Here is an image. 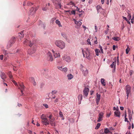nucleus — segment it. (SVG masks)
<instances>
[{"label": "nucleus", "mask_w": 134, "mask_h": 134, "mask_svg": "<svg viewBox=\"0 0 134 134\" xmlns=\"http://www.w3.org/2000/svg\"><path fill=\"white\" fill-rule=\"evenodd\" d=\"M111 115V113H110L109 114H108L107 115V116L108 117H109Z\"/></svg>", "instance_id": "0e129e2a"}, {"label": "nucleus", "mask_w": 134, "mask_h": 134, "mask_svg": "<svg viewBox=\"0 0 134 134\" xmlns=\"http://www.w3.org/2000/svg\"><path fill=\"white\" fill-rule=\"evenodd\" d=\"M100 123H97L96 126L95 127V129H98L100 127Z\"/></svg>", "instance_id": "f704fd0d"}, {"label": "nucleus", "mask_w": 134, "mask_h": 134, "mask_svg": "<svg viewBox=\"0 0 134 134\" xmlns=\"http://www.w3.org/2000/svg\"><path fill=\"white\" fill-rule=\"evenodd\" d=\"M129 51H130V48H129L128 47H127V48H126V53L127 54L129 53Z\"/></svg>", "instance_id": "e433bc0d"}, {"label": "nucleus", "mask_w": 134, "mask_h": 134, "mask_svg": "<svg viewBox=\"0 0 134 134\" xmlns=\"http://www.w3.org/2000/svg\"><path fill=\"white\" fill-rule=\"evenodd\" d=\"M126 134H131L130 131L127 132L126 133Z\"/></svg>", "instance_id": "774afa93"}, {"label": "nucleus", "mask_w": 134, "mask_h": 134, "mask_svg": "<svg viewBox=\"0 0 134 134\" xmlns=\"http://www.w3.org/2000/svg\"><path fill=\"white\" fill-rule=\"evenodd\" d=\"M43 105L46 108H48V105L47 104H43Z\"/></svg>", "instance_id": "09e8293b"}, {"label": "nucleus", "mask_w": 134, "mask_h": 134, "mask_svg": "<svg viewBox=\"0 0 134 134\" xmlns=\"http://www.w3.org/2000/svg\"><path fill=\"white\" fill-rule=\"evenodd\" d=\"M57 92V91L56 90H53L52 91L51 93L52 94H56Z\"/></svg>", "instance_id": "58836bf2"}, {"label": "nucleus", "mask_w": 134, "mask_h": 134, "mask_svg": "<svg viewBox=\"0 0 134 134\" xmlns=\"http://www.w3.org/2000/svg\"><path fill=\"white\" fill-rule=\"evenodd\" d=\"M43 115H42L41 116V118L42 119V124L44 125H47L49 124V120L46 118H44L42 116Z\"/></svg>", "instance_id": "f03ea898"}, {"label": "nucleus", "mask_w": 134, "mask_h": 134, "mask_svg": "<svg viewBox=\"0 0 134 134\" xmlns=\"http://www.w3.org/2000/svg\"><path fill=\"white\" fill-rule=\"evenodd\" d=\"M56 23L57 24L59 27H62V25L60 24V22L58 20H56L55 21Z\"/></svg>", "instance_id": "c756f323"}, {"label": "nucleus", "mask_w": 134, "mask_h": 134, "mask_svg": "<svg viewBox=\"0 0 134 134\" xmlns=\"http://www.w3.org/2000/svg\"><path fill=\"white\" fill-rule=\"evenodd\" d=\"M36 51V49L35 48H33L31 49H29L28 52L29 54H31L35 53Z\"/></svg>", "instance_id": "dca6fc26"}, {"label": "nucleus", "mask_w": 134, "mask_h": 134, "mask_svg": "<svg viewBox=\"0 0 134 134\" xmlns=\"http://www.w3.org/2000/svg\"><path fill=\"white\" fill-rule=\"evenodd\" d=\"M104 0H101V2L102 4H103L104 3Z\"/></svg>", "instance_id": "69168bd1"}, {"label": "nucleus", "mask_w": 134, "mask_h": 134, "mask_svg": "<svg viewBox=\"0 0 134 134\" xmlns=\"http://www.w3.org/2000/svg\"><path fill=\"white\" fill-rule=\"evenodd\" d=\"M82 94H79L78 97V100H79L81 101L82 99Z\"/></svg>", "instance_id": "7c9ffc66"}, {"label": "nucleus", "mask_w": 134, "mask_h": 134, "mask_svg": "<svg viewBox=\"0 0 134 134\" xmlns=\"http://www.w3.org/2000/svg\"><path fill=\"white\" fill-rule=\"evenodd\" d=\"M116 46L115 45H113V50H115V49Z\"/></svg>", "instance_id": "bf43d9fd"}, {"label": "nucleus", "mask_w": 134, "mask_h": 134, "mask_svg": "<svg viewBox=\"0 0 134 134\" xmlns=\"http://www.w3.org/2000/svg\"><path fill=\"white\" fill-rule=\"evenodd\" d=\"M77 10L79 12L81 13L83 12V11L82 10H80L79 8L77 7Z\"/></svg>", "instance_id": "49530a36"}, {"label": "nucleus", "mask_w": 134, "mask_h": 134, "mask_svg": "<svg viewBox=\"0 0 134 134\" xmlns=\"http://www.w3.org/2000/svg\"><path fill=\"white\" fill-rule=\"evenodd\" d=\"M101 82L102 84V85L103 86H105L106 85V83L104 82L105 80L104 79H101Z\"/></svg>", "instance_id": "b1692460"}, {"label": "nucleus", "mask_w": 134, "mask_h": 134, "mask_svg": "<svg viewBox=\"0 0 134 134\" xmlns=\"http://www.w3.org/2000/svg\"><path fill=\"white\" fill-rule=\"evenodd\" d=\"M32 83H33L34 86H35L36 85V83L35 81L32 82Z\"/></svg>", "instance_id": "5fc2aeb1"}, {"label": "nucleus", "mask_w": 134, "mask_h": 134, "mask_svg": "<svg viewBox=\"0 0 134 134\" xmlns=\"http://www.w3.org/2000/svg\"><path fill=\"white\" fill-rule=\"evenodd\" d=\"M104 114L103 112L100 113L98 115V118L97 121L98 122H99L101 121L102 120V119L103 117Z\"/></svg>", "instance_id": "9b49d317"}, {"label": "nucleus", "mask_w": 134, "mask_h": 134, "mask_svg": "<svg viewBox=\"0 0 134 134\" xmlns=\"http://www.w3.org/2000/svg\"><path fill=\"white\" fill-rule=\"evenodd\" d=\"M112 39L116 41H118L119 40V37H112Z\"/></svg>", "instance_id": "2f4dec72"}, {"label": "nucleus", "mask_w": 134, "mask_h": 134, "mask_svg": "<svg viewBox=\"0 0 134 134\" xmlns=\"http://www.w3.org/2000/svg\"><path fill=\"white\" fill-rule=\"evenodd\" d=\"M100 94H98V93H97L96 98V101L97 104L99 103V102L100 101Z\"/></svg>", "instance_id": "2eb2a0df"}, {"label": "nucleus", "mask_w": 134, "mask_h": 134, "mask_svg": "<svg viewBox=\"0 0 134 134\" xmlns=\"http://www.w3.org/2000/svg\"><path fill=\"white\" fill-rule=\"evenodd\" d=\"M81 70L84 76H86L87 75L88 73V71L86 68L84 67H82Z\"/></svg>", "instance_id": "1a4fd4ad"}, {"label": "nucleus", "mask_w": 134, "mask_h": 134, "mask_svg": "<svg viewBox=\"0 0 134 134\" xmlns=\"http://www.w3.org/2000/svg\"><path fill=\"white\" fill-rule=\"evenodd\" d=\"M49 122L50 124L52 126H55V124L54 121V119L52 115H50L48 117Z\"/></svg>", "instance_id": "39448f33"}, {"label": "nucleus", "mask_w": 134, "mask_h": 134, "mask_svg": "<svg viewBox=\"0 0 134 134\" xmlns=\"http://www.w3.org/2000/svg\"><path fill=\"white\" fill-rule=\"evenodd\" d=\"M74 20L75 21V23L77 24L78 26H80L82 25V23L80 21H77L75 19H74Z\"/></svg>", "instance_id": "6ab92c4d"}, {"label": "nucleus", "mask_w": 134, "mask_h": 134, "mask_svg": "<svg viewBox=\"0 0 134 134\" xmlns=\"http://www.w3.org/2000/svg\"><path fill=\"white\" fill-rule=\"evenodd\" d=\"M87 44L91 45V42L90 41V40L88 38L87 40Z\"/></svg>", "instance_id": "a19ab883"}, {"label": "nucleus", "mask_w": 134, "mask_h": 134, "mask_svg": "<svg viewBox=\"0 0 134 134\" xmlns=\"http://www.w3.org/2000/svg\"><path fill=\"white\" fill-rule=\"evenodd\" d=\"M109 29L108 28H107L106 29V30L105 31V34H107L108 33V31H109Z\"/></svg>", "instance_id": "864d4df0"}, {"label": "nucleus", "mask_w": 134, "mask_h": 134, "mask_svg": "<svg viewBox=\"0 0 134 134\" xmlns=\"http://www.w3.org/2000/svg\"><path fill=\"white\" fill-rule=\"evenodd\" d=\"M114 114L116 116L119 117L120 116V112L117 110L114 112Z\"/></svg>", "instance_id": "a211bd4d"}, {"label": "nucleus", "mask_w": 134, "mask_h": 134, "mask_svg": "<svg viewBox=\"0 0 134 134\" xmlns=\"http://www.w3.org/2000/svg\"><path fill=\"white\" fill-rule=\"evenodd\" d=\"M3 55L2 54L0 55V59L2 60L3 59Z\"/></svg>", "instance_id": "3c124183"}, {"label": "nucleus", "mask_w": 134, "mask_h": 134, "mask_svg": "<svg viewBox=\"0 0 134 134\" xmlns=\"http://www.w3.org/2000/svg\"><path fill=\"white\" fill-rule=\"evenodd\" d=\"M127 18L129 19V20L131 19V14L129 13H128V15H127Z\"/></svg>", "instance_id": "c9c22d12"}, {"label": "nucleus", "mask_w": 134, "mask_h": 134, "mask_svg": "<svg viewBox=\"0 0 134 134\" xmlns=\"http://www.w3.org/2000/svg\"><path fill=\"white\" fill-rule=\"evenodd\" d=\"M96 8L98 12H99L100 9H103L99 5H98L97 6Z\"/></svg>", "instance_id": "393cba45"}, {"label": "nucleus", "mask_w": 134, "mask_h": 134, "mask_svg": "<svg viewBox=\"0 0 134 134\" xmlns=\"http://www.w3.org/2000/svg\"><path fill=\"white\" fill-rule=\"evenodd\" d=\"M29 80L32 82L35 81L34 78L32 77H31L30 78Z\"/></svg>", "instance_id": "4c0bfd02"}, {"label": "nucleus", "mask_w": 134, "mask_h": 134, "mask_svg": "<svg viewBox=\"0 0 134 134\" xmlns=\"http://www.w3.org/2000/svg\"><path fill=\"white\" fill-rule=\"evenodd\" d=\"M90 92L91 95H92L93 94L94 91H90Z\"/></svg>", "instance_id": "13d9d810"}, {"label": "nucleus", "mask_w": 134, "mask_h": 134, "mask_svg": "<svg viewBox=\"0 0 134 134\" xmlns=\"http://www.w3.org/2000/svg\"><path fill=\"white\" fill-rule=\"evenodd\" d=\"M125 122L127 121L128 122H129V121H128V120H127V118H125Z\"/></svg>", "instance_id": "680f3d73"}, {"label": "nucleus", "mask_w": 134, "mask_h": 134, "mask_svg": "<svg viewBox=\"0 0 134 134\" xmlns=\"http://www.w3.org/2000/svg\"><path fill=\"white\" fill-rule=\"evenodd\" d=\"M132 118V116H129V119L131 121V119Z\"/></svg>", "instance_id": "338daca9"}, {"label": "nucleus", "mask_w": 134, "mask_h": 134, "mask_svg": "<svg viewBox=\"0 0 134 134\" xmlns=\"http://www.w3.org/2000/svg\"><path fill=\"white\" fill-rule=\"evenodd\" d=\"M19 87L18 88L21 90V92L22 95H23L24 94L23 92L24 91L25 87L22 83H19Z\"/></svg>", "instance_id": "6e6552de"}, {"label": "nucleus", "mask_w": 134, "mask_h": 134, "mask_svg": "<svg viewBox=\"0 0 134 134\" xmlns=\"http://www.w3.org/2000/svg\"><path fill=\"white\" fill-rule=\"evenodd\" d=\"M47 5H46V6L42 8V10L43 11H46L47 10V9H48L47 7Z\"/></svg>", "instance_id": "79ce46f5"}, {"label": "nucleus", "mask_w": 134, "mask_h": 134, "mask_svg": "<svg viewBox=\"0 0 134 134\" xmlns=\"http://www.w3.org/2000/svg\"><path fill=\"white\" fill-rule=\"evenodd\" d=\"M24 43L27 45H29V46L31 47L34 44L31 42V41L26 40L24 42Z\"/></svg>", "instance_id": "9d476101"}, {"label": "nucleus", "mask_w": 134, "mask_h": 134, "mask_svg": "<svg viewBox=\"0 0 134 134\" xmlns=\"http://www.w3.org/2000/svg\"><path fill=\"white\" fill-rule=\"evenodd\" d=\"M131 88L130 85H127L126 86L125 89L127 96V99L128 98L129 94L131 93Z\"/></svg>", "instance_id": "0eeeda50"}, {"label": "nucleus", "mask_w": 134, "mask_h": 134, "mask_svg": "<svg viewBox=\"0 0 134 134\" xmlns=\"http://www.w3.org/2000/svg\"><path fill=\"white\" fill-rule=\"evenodd\" d=\"M39 25H41V27H42L44 29L45 27V25L44 24H42L41 21H40L39 23L38 24Z\"/></svg>", "instance_id": "5701e85b"}, {"label": "nucleus", "mask_w": 134, "mask_h": 134, "mask_svg": "<svg viewBox=\"0 0 134 134\" xmlns=\"http://www.w3.org/2000/svg\"><path fill=\"white\" fill-rule=\"evenodd\" d=\"M129 116H132L131 113V110H129Z\"/></svg>", "instance_id": "de8ad7c7"}, {"label": "nucleus", "mask_w": 134, "mask_h": 134, "mask_svg": "<svg viewBox=\"0 0 134 134\" xmlns=\"http://www.w3.org/2000/svg\"><path fill=\"white\" fill-rule=\"evenodd\" d=\"M68 69L66 68H64L63 69L62 71L63 72H66L68 71Z\"/></svg>", "instance_id": "72a5a7b5"}, {"label": "nucleus", "mask_w": 134, "mask_h": 134, "mask_svg": "<svg viewBox=\"0 0 134 134\" xmlns=\"http://www.w3.org/2000/svg\"><path fill=\"white\" fill-rule=\"evenodd\" d=\"M55 58H57L58 57H60V54L59 53H57L55 52L53 54Z\"/></svg>", "instance_id": "a878e982"}, {"label": "nucleus", "mask_w": 134, "mask_h": 134, "mask_svg": "<svg viewBox=\"0 0 134 134\" xmlns=\"http://www.w3.org/2000/svg\"><path fill=\"white\" fill-rule=\"evenodd\" d=\"M69 12L70 14H75V10H73L71 12L70 10L66 11L65 12Z\"/></svg>", "instance_id": "412c9836"}, {"label": "nucleus", "mask_w": 134, "mask_h": 134, "mask_svg": "<svg viewBox=\"0 0 134 134\" xmlns=\"http://www.w3.org/2000/svg\"><path fill=\"white\" fill-rule=\"evenodd\" d=\"M89 90L88 88L85 87L83 90V97L85 98H86L87 96Z\"/></svg>", "instance_id": "423d86ee"}, {"label": "nucleus", "mask_w": 134, "mask_h": 134, "mask_svg": "<svg viewBox=\"0 0 134 134\" xmlns=\"http://www.w3.org/2000/svg\"><path fill=\"white\" fill-rule=\"evenodd\" d=\"M123 19L127 21H128V20L127 19V18L126 17L123 16Z\"/></svg>", "instance_id": "052dcab7"}, {"label": "nucleus", "mask_w": 134, "mask_h": 134, "mask_svg": "<svg viewBox=\"0 0 134 134\" xmlns=\"http://www.w3.org/2000/svg\"><path fill=\"white\" fill-rule=\"evenodd\" d=\"M110 132V131L107 128H106L105 129V130H104V133H105L107 134V133H108Z\"/></svg>", "instance_id": "c85d7f7f"}, {"label": "nucleus", "mask_w": 134, "mask_h": 134, "mask_svg": "<svg viewBox=\"0 0 134 134\" xmlns=\"http://www.w3.org/2000/svg\"><path fill=\"white\" fill-rule=\"evenodd\" d=\"M99 48H100L101 52L102 53H103V49L102 48V47L100 45H99Z\"/></svg>", "instance_id": "ea45409f"}, {"label": "nucleus", "mask_w": 134, "mask_h": 134, "mask_svg": "<svg viewBox=\"0 0 134 134\" xmlns=\"http://www.w3.org/2000/svg\"><path fill=\"white\" fill-rule=\"evenodd\" d=\"M7 74L9 76L10 75H12L11 72L10 71H9L8 73Z\"/></svg>", "instance_id": "6e6d98bb"}, {"label": "nucleus", "mask_w": 134, "mask_h": 134, "mask_svg": "<svg viewBox=\"0 0 134 134\" xmlns=\"http://www.w3.org/2000/svg\"><path fill=\"white\" fill-rule=\"evenodd\" d=\"M9 77L11 81L13 80V77L12 75L9 76Z\"/></svg>", "instance_id": "8fccbe9b"}, {"label": "nucleus", "mask_w": 134, "mask_h": 134, "mask_svg": "<svg viewBox=\"0 0 134 134\" xmlns=\"http://www.w3.org/2000/svg\"><path fill=\"white\" fill-rule=\"evenodd\" d=\"M59 114V116L60 117V118H62V119L63 120H64V116L63 115L62 112L61 111H60Z\"/></svg>", "instance_id": "cd10ccee"}, {"label": "nucleus", "mask_w": 134, "mask_h": 134, "mask_svg": "<svg viewBox=\"0 0 134 134\" xmlns=\"http://www.w3.org/2000/svg\"><path fill=\"white\" fill-rule=\"evenodd\" d=\"M67 77L68 80H70L73 78V76L71 74H69L68 75Z\"/></svg>", "instance_id": "4be33fe9"}, {"label": "nucleus", "mask_w": 134, "mask_h": 134, "mask_svg": "<svg viewBox=\"0 0 134 134\" xmlns=\"http://www.w3.org/2000/svg\"><path fill=\"white\" fill-rule=\"evenodd\" d=\"M12 81L14 83V85L16 86H18V85H17L16 82L15 80H13Z\"/></svg>", "instance_id": "c03bdc74"}, {"label": "nucleus", "mask_w": 134, "mask_h": 134, "mask_svg": "<svg viewBox=\"0 0 134 134\" xmlns=\"http://www.w3.org/2000/svg\"><path fill=\"white\" fill-rule=\"evenodd\" d=\"M58 101V98H57L54 101V102L56 103Z\"/></svg>", "instance_id": "4d7b16f0"}, {"label": "nucleus", "mask_w": 134, "mask_h": 134, "mask_svg": "<svg viewBox=\"0 0 134 134\" xmlns=\"http://www.w3.org/2000/svg\"><path fill=\"white\" fill-rule=\"evenodd\" d=\"M62 36L65 39L66 38V34L65 32H62L61 33Z\"/></svg>", "instance_id": "bb28decb"}, {"label": "nucleus", "mask_w": 134, "mask_h": 134, "mask_svg": "<svg viewBox=\"0 0 134 134\" xmlns=\"http://www.w3.org/2000/svg\"><path fill=\"white\" fill-rule=\"evenodd\" d=\"M120 109L121 110H123L124 109V107H120Z\"/></svg>", "instance_id": "e2e57ef3"}, {"label": "nucleus", "mask_w": 134, "mask_h": 134, "mask_svg": "<svg viewBox=\"0 0 134 134\" xmlns=\"http://www.w3.org/2000/svg\"><path fill=\"white\" fill-rule=\"evenodd\" d=\"M52 1L55 7L56 8H61V5L60 3L59 2L58 0H52Z\"/></svg>", "instance_id": "7ed1b4c3"}, {"label": "nucleus", "mask_w": 134, "mask_h": 134, "mask_svg": "<svg viewBox=\"0 0 134 134\" xmlns=\"http://www.w3.org/2000/svg\"><path fill=\"white\" fill-rule=\"evenodd\" d=\"M115 62H116L115 61V62H113L112 64L110 65V67L111 68H113L114 66V68H115Z\"/></svg>", "instance_id": "473e14b6"}, {"label": "nucleus", "mask_w": 134, "mask_h": 134, "mask_svg": "<svg viewBox=\"0 0 134 134\" xmlns=\"http://www.w3.org/2000/svg\"><path fill=\"white\" fill-rule=\"evenodd\" d=\"M1 77L2 79L3 80V81H5V79L6 78V76L4 72H1L0 74Z\"/></svg>", "instance_id": "f3484780"}, {"label": "nucleus", "mask_w": 134, "mask_h": 134, "mask_svg": "<svg viewBox=\"0 0 134 134\" xmlns=\"http://www.w3.org/2000/svg\"><path fill=\"white\" fill-rule=\"evenodd\" d=\"M55 45L62 49H64L65 47V43L61 40H57L55 42Z\"/></svg>", "instance_id": "f257e3e1"}, {"label": "nucleus", "mask_w": 134, "mask_h": 134, "mask_svg": "<svg viewBox=\"0 0 134 134\" xmlns=\"http://www.w3.org/2000/svg\"><path fill=\"white\" fill-rule=\"evenodd\" d=\"M57 68H58V69L59 70H60L62 71L63 70V68L62 66H60V67H58Z\"/></svg>", "instance_id": "a18cd8bd"}, {"label": "nucleus", "mask_w": 134, "mask_h": 134, "mask_svg": "<svg viewBox=\"0 0 134 134\" xmlns=\"http://www.w3.org/2000/svg\"><path fill=\"white\" fill-rule=\"evenodd\" d=\"M117 65H119V61L118 59H118L117 60Z\"/></svg>", "instance_id": "603ef678"}, {"label": "nucleus", "mask_w": 134, "mask_h": 134, "mask_svg": "<svg viewBox=\"0 0 134 134\" xmlns=\"http://www.w3.org/2000/svg\"><path fill=\"white\" fill-rule=\"evenodd\" d=\"M95 54L97 56H98L99 55V53H100V51L98 49H96L95 50Z\"/></svg>", "instance_id": "aec40b11"}, {"label": "nucleus", "mask_w": 134, "mask_h": 134, "mask_svg": "<svg viewBox=\"0 0 134 134\" xmlns=\"http://www.w3.org/2000/svg\"><path fill=\"white\" fill-rule=\"evenodd\" d=\"M48 59L50 61H52L53 60L52 56L50 52H48L47 53Z\"/></svg>", "instance_id": "4468645a"}, {"label": "nucleus", "mask_w": 134, "mask_h": 134, "mask_svg": "<svg viewBox=\"0 0 134 134\" xmlns=\"http://www.w3.org/2000/svg\"><path fill=\"white\" fill-rule=\"evenodd\" d=\"M33 4V3H31V2H28L27 5H32Z\"/></svg>", "instance_id": "37998d69"}, {"label": "nucleus", "mask_w": 134, "mask_h": 134, "mask_svg": "<svg viewBox=\"0 0 134 134\" xmlns=\"http://www.w3.org/2000/svg\"><path fill=\"white\" fill-rule=\"evenodd\" d=\"M62 57L63 60L66 62H69L70 61V59L69 57L68 56L66 55H65L64 56H63Z\"/></svg>", "instance_id": "ddd939ff"}, {"label": "nucleus", "mask_w": 134, "mask_h": 134, "mask_svg": "<svg viewBox=\"0 0 134 134\" xmlns=\"http://www.w3.org/2000/svg\"><path fill=\"white\" fill-rule=\"evenodd\" d=\"M15 38L14 37H12L10 39L7 45V47L8 48H10L15 42Z\"/></svg>", "instance_id": "20e7f679"}, {"label": "nucleus", "mask_w": 134, "mask_h": 134, "mask_svg": "<svg viewBox=\"0 0 134 134\" xmlns=\"http://www.w3.org/2000/svg\"><path fill=\"white\" fill-rule=\"evenodd\" d=\"M86 58L90 60L91 59L90 57V50L88 49H86Z\"/></svg>", "instance_id": "f8f14e48"}]
</instances>
